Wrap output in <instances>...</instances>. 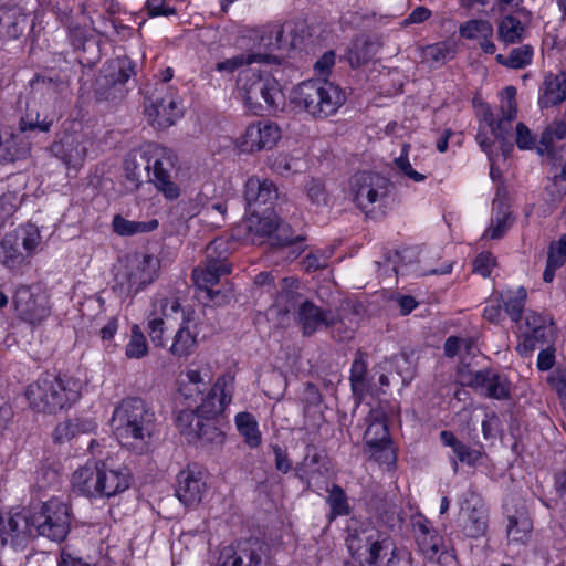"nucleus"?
Instances as JSON below:
<instances>
[{
	"mask_svg": "<svg viewBox=\"0 0 566 566\" xmlns=\"http://www.w3.org/2000/svg\"><path fill=\"white\" fill-rule=\"evenodd\" d=\"M109 423L122 447L137 454L151 450L158 432L157 419L142 398H125L118 402Z\"/></svg>",
	"mask_w": 566,
	"mask_h": 566,
	"instance_id": "obj_1",
	"label": "nucleus"
},
{
	"mask_svg": "<svg viewBox=\"0 0 566 566\" xmlns=\"http://www.w3.org/2000/svg\"><path fill=\"white\" fill-rule=\"evenodd\" d=\"M346 545L361 566H398L399 551L391 538L371 523L348 527Z\"/></svg>",
	"mask_w": 566,
	"mask_h": 566,
	"instance_id": "obj_2",
	"label": "nucleus"
},
{
	"mask_svg": "<svg viewBox=\"0 0 566 566\" xmlns=\"http://www.w3.org/2000/svg\"><path fill=\"white\" fill-rule=\"evenodd\" d=\"M80 385L67 376L44 374L25 390L29 406L43 413H54L73 405L80 398Z\"/></svg>",
	"mask_w": 566,
	"mask_h": 566,
	"instance_id": "obj_3",
	"label": "nucleus"
},
{
	"mask_svg": "<svg viewBox=\"0 0 566 566\" xmlns=\"http://www.w3.org/2000/svg\"><path fill=\"white\" fill-rule=\"evenodd\" d=\"M238 91L247 108L255 115L275 112L284 105V94L277 80L258 69L240 72Z\"/></svg>",
	"mask_w": 566,
	"mask_h": 566,
	"instance_id": "obj_4",
	"label": "nucleus"
},
{
	"mask_svg": "<svg viewBox=\"0 0 566 566\" xmlns=\"http://www.w3.org/2000/svg\"><path fill=\"white\" fill-rule=\"evenodd\" d=\"M163 317L180 321L175 332L168 352L176 358H188L199 347L203 339L200 336V322L191 307H182L176 297H163L156 301Z\"/></svg>",
	"mask_w": 566,
	"mask_h": 566,
	"instance_id": "obj_5",
	"label": "nucleus"
},
{
	"mask_svg": "<svg viewBox=\"0 0 566 566\" xmlns=\"http://www.w3.org/2000/svg\"><path fill=\"white\" fill-rule=\"evenodd\" d=\"M344 92L328 81L310 80L298 84L291 94L295 108L306 112L315 118L334 115L345 103Z\"/></svg>",
	"mask_w": 566,
	"mask_h": 566,
	"instance_id": "obj_6",
	"label": "nucleus"
},
{
	"mask_svg": "<svg viewBox=\"0 0 566 566\" xmlns=\"http://www.w3.org/2000/svg\"><path fill=\"white\" fill-rule=\"evenodd\" d=\"M52 115H41L36 104H28L24 116L19 122V133L0 132V163H12L25 158L30 150V143L25 140L34 132L46 133L54 123Z\"/></svg>",
	"mask_w": 566,
	"mask_h": 566,
	"instance_id": "obj_7",
	"label": "nucleus"
},
{
	"mask_svg": "<svg viewBox=\"0 0 566 566\" xmlns=\"http://www.w3.org/2000/svg\"><path fill=\"white\" fill-rule=\"evenodd\" d=\"M31 525L36 535L62 542L70 532V507L60 499L52 497L32 509Z\"/></svg>",
	"mask_w": 566,
	"mask_h": 566,
	"instance_id": "obj_8",
	"label": "nucleus"
},
{
	"mask_svg": "<svg viewBox=\"0 0 566 566\" xmlns=\"http://www.w3.org/2000/svg\"><path fill=\"white\" fill-rule=\"evenodd\" d=\"M159 261L150 254H134L116 274L120 290L127 295H136L151 284L158 274Z\"/></svg>",
	"mask_w": 566,
	"mask_h": 566,
	"instance_id": "obj_9",
	"label": "nucleus"
},
{
	"mask_svg": "<svg viewBox=\"0 0 566 566\" xmlns=\"http://www.w3.org/2000/svg\"><path fill=\"white\" fill-rule=\"evenodd\" d=\"M147 154L150 165L148 181L153 182L167 199L179 197L180 190L172 176L177 163L175 153L155 144L147 146Z\"/></svg>",
	"mask_w": 566,
	"mask_h": 566,
	"instance_id": "obj_10",
	"label": "nucleus"
},
{
	"mask_svg": "<svg viewBox=\"0 0 566 566\" xmlns=\"http://www.w3.org/2000/svg\"><path fill=\"white\" fill-rule=\"evenodd\" d=\"M206 259L202 266L192 271L195 285L203 292L216 285L220 277L230 273L231 268L227 262V242L222 239L211 241L206 248Z\"/></svg>",
	"mask_w": 566,
	"mask_h": 566,
	"instance_id": "obj_11",
	"label": "nucleus"
},
{
	"mask_svg": "<svg viewBox=\"0 0 566 566\" xmlns=\"http://www.w3.org/2000/svg\"><path fill=\"white\" fill-rule=\"evenodd\" d=\"M177 424L189 442L198 443L210 450L220 449L226 434L209 419L197 417L193 410H181L177 416Z\"/></svg>",
	"mask_w": 566,
	"mask_h": 566,
	"instance_id": "obj_12",
	"label": "nucleus"
},
{
	"mask_svg": "<svg viewBox=\"0 0 566 566\" xmlns=\"http://www.w3.org/2000/svg\"><path fill=\"white\" fill-rule=\"evenodd\" d=\"M459 381L471 387L485 398L505 400L511 397V382L509 378L493 369L472 371L467 368H459Z\"/></svg>",
	"mask_w": 566,
	"mask_h": 566,
	"instance_id": "obj_13",
	"label": "nucleus"
},
{
	"mask_svg": "<svg viewBox=\"0 0 566 566\" xmlns=\"http://www.w3.org/2000/svg\"><path fill=\"white\" fill-rule=\"evenodd\" d=\"M12 303L18 318L30 325L41 324L51 313L49 297L38 286H18Z\"/></svg>",
	"mask_w": 566,
	"mask_h": 566,
	"instance_id": "obj_14",
	"label": "nucleus"
},
{
	"mask_svg": "<svg viewBox=\"0 0 566 566\" xmlns=\"http://www.w3.org/2000/svg\"><path fill=\"white\" fill-rule=\"evenodd\" d=\"M389 191V180L379 174L370 171L357 172L352 179V192L359 209L366 213L381 203Z\"/></svg>",
	"mask_w": 566,
	"mask_h": 566,
	"instance_id": "obj_15",
	"label": "nucleus"
},
{
	"mask_svg": "<svg viewBox=\"0 0 566 566\" xmlns=\"http://www.w3.org/2000/svg\"><path fill=\"white\" fill-rule=\"evenodd\" d=\"M459 526L470 538H480L488 532L489 510L483 499L473 491L468 492L461 502Z\"/></svg>",
	"mask_w": 566,
	"mask_h": 566,
	"instance_id": "obj_16",
	"label": "nucleus"
},
{
	"mask_svg": "<svg viewBox=\"0 0 566 566\" xmlns=\"http://www.w3.org/2000/svg\"><path fill=\"white\" fill-rule=\"evenodd\" d=\"M148 102L145 113L155 128H167L182 115L181 101L174 87H169L166 93H156Z\"/></svg>",
	"mask_w": 566,
	"mask_h": 566,
	"instance_id": "obj_17",
	"label": "nucleus"
},
{
	"mask_svg": "<svg viewBox=\"0 0 566 566\" xmlns=\"http://www.w3.org/2000/svg\"><path fill=\"white\" fill-rule=\"evenodd\" d=\"M366 423L367 429L364 433V441L371 457L377 461L395 460V453L390 447L385 412L379 408L371 409L366 418Z\"/></svg>",
	"mask_w": 566,
	"mask_h": 566,
	"instance_id": "obj_18",
	"label": "nucleus"
},
{
	"mask_svg": "<svg viewBox=\"0 0 566 566\" xmlns=\"http://www.w3.org/2000/svg\"><path fill=\"white\" fill-rule=\"evenodd\" d=\"M92 146V139L84 132H63L51 145V153L67 167L81 166Z\"/></svg>",
	"mask_w": 566,
	"mask_h": 566,
	"instance_id": "obj_19",
	"label": "nucleus"
},
{
	"mask_svg": "<svg viewBox=\"0 0 566 566\" xmlns=\"http://www.w3.org/2000/svg\"><path fill=\"white\" fill-rule=\"evenodd\" d=\"M233 384L234 378L231 375L220 376L208 394L201 396V402L193 408L196 416L210 419L221 415L232 400Z\"/></svg>",
	"mask_w": 566,
	"mask_h": 566,
	"instance_id": "obj_20",
	"label": "nucleus"
},
{
	"mask_svg": "<svg viewBox=\"0 0 566 566\" xmlns=\"http://www.w3.org/2000/svg\"><path fill=\"white\" fill-rule=\"evenodd\" d=\"M516 101H505L501 105V114L495 115L490 108L483 113V120L488 124L495 139L501 143V150L504 157H507L513 150V144L510 142L512 122L516 118Z\"/></svg>",
	"mask_w": 566,
	"mask_h": 566,
	"instance_id": "obj_21",
	"label": "nucleus"
},
{
	"mask_svg": "<svg viewBox=\"0 0 566 566\" xmlns=\"http://www.w3.org/2000/svg\"><path fill=\"white\" fill-rule=\"evenodd\" d=\"M280 138L281 130L276 124L258 120L247 127L238 143L241 151L253 153L274 147Z\"/></svg>",
	"mask_w": 566,
	"mask_h": 566,
	"instance_id": "obj_22",
	"label": "nucleus"
},
{
	"mask_svg": "<svg viewBox=\"0 0 566 566\" xmlns=\"http://www.w3.org/2000/svg\"><path fill=\"white\" fill-rule=\"evenodd\" d=\"M206 491L207 484L201 471L188 467L177 474L175 494L185 506H197Z\"/></svg>",
	"mask_w": 566,
	"mask_h": 566,
	"instance_id": "obj_23",
	"label": "nucleus"
},
{
	"mask_svg": "<svg viewBox=\"0 0 566 566\" xmlns=\"http://www.w3.org/2000/svg\"><path fill=\"white\" fill-rule=\"evenodd\" d=\"M99 465V481H101V497L115 496L130 485V473L125 467H116L98 462Z\"/></svg>",
	"mask_w": 566,
	"mask_h": 566,
	"instance_id": "obj_24",
	"label": "nucleus"
},
{
	"mask_svg": "<svg viewBox=\"0 0 566 566\" xmlns=\"http://www.w3.org/2000/svg\"><path fill=\"white\" fill-rule=\"evenodd\" d=\"M297 319L305 335H312L317 329L333 326L337 322L332 311H323L310 301H305L300 305Z\"/></svg>",
	"mask_w": 566,
	"mask_h": 566,
	"instance_id": "obj_25",
	"label": "nucleus"
},
{
	"mask_svg": "<svg viewBox=\"0 0 566 566\" xmlns=\"http://www.w3.org/2000/svg\"><path fill=\"white\" fill-rule=\"evenodd\" d=\"M277 198V189L274 184L268 179L251 177L247 180L244 187V199L249 207H253L254 211L261 206L269 205L264 211L272 208L274 200Z\"/></svg>",
	"mask_w": 566,
	"mask_h": 566,
	"instance_id": "obj_26",
	"label": "nucleus"
},
{
	"mask_svg": "<svg viewBox=\"0 0 566 566\" xmlns=\"http://www.w3.org/2000/svg\"><path fill=\"white\" fill-rule=\"evenodd\" d=\"M566 101V73H548L539 87L538 105L541 108L558 106Z\"/></svg>",
	"mask_w": 566,
	"mask_h": 566,
	"instance_id": "obj_27",
	"label": "nucleus"
},
{
	"mask_svg": "<svg viewBox=\"0 0 566 566\" xmlns=\"http://www.w3.org/2000/svg\"><path fill=\"white\" fill-rule=\"evenodd\" d=\"M459 34L463 39L478 41L479 46L486 54H494L496 51V46L492 41L494 29L488 20H468L459 27Z\"/></svg>",
	"mask_w": 566,
	"mask_h": 566,
	"instance_id": "obj_28",
	"label": "nucleus"
},
{
	"mask_svg": "<svg viewBox=\"0 0 566 566\" xmlns=\"http://www.w3.org/2000/svg\"><path fill=\"white\" fill-rule=\"evenodd\" d=\"M416 541L426 558L437 557L443 546V538L433 530L430 521L419 515L412 520Z\"/></svg>",
	"mask_w": 566,
	"mask_h": 566,
	"instance_id": "obj_29",
	"label": "nucleus"
},
{
	"mask_svg": "<svg viewBox=\"0 0 566 566\" xmlns=\"http://www.w3.org/2000/svg\"><path fill=\"white\" fill-rule=\"evenodd\" d=\"M28 25V17L17 4L0 6V39L13 40L23 34Z\"/></svg>",
	"mask_w": 566,
	"mask_h": 566,
	"instance_id": "obj_30",
	"label": "nucleus"
},
{
	"mask_svg": "<svg viewBox=\"0 0 566 566\" xmlns=\"http://www.w3.org/2000/svg\"><path fill=\"white\" fill-rule=\"evenodd\" d=\"M507 525L506 535L510 542L525 543L530 538L533 523L526 506L521 503L512 512L506 507Z\"/></svg>",
	"mask_w": 566,
	"mask_h": 566,
	"instance_id": "obj_31",
	"label": "nucleus"
},
{
	"mask_svg": "<svg viewBox=\"0 0 566 566\" xmlns=\"http://www.w3.org/2000/svg\"><path fill=\"white\" fill-rule=\"evenodd\" d=\"M72 486L87 497H101L98 462L77 469L72 475Z\"/></svg>",
	"mask_w": 566,
	"mask_h": 566,
	"instance_id": "obj_32",
	"label": "nucleus"
},
{
	"mask_svg": "<svg viewBox=\"0 0 566 566\" xmlns=\"http://www.w3.org/2000/svg\"><path fill=\"white\" fill-rule=\"evenodd\" d=\"M402 260H408L409 262L412 259H416L418 266L415 270L418 275H441L451 272L452 264L446 263L441 268L433 266V260H438L440 258L439 253L429 249H406L403 251Z\"/></svg>",
	"mask_w": 566,
	"mask_h": 566,
	"instance_id": "obj_33",
	"label": "nucleus"
},
{
	"mask_svg": "<svg viewBox=\"0 0 566 566\" xmlns=\"http://www.w3.org/2000/svg\"><path fill=\"white\" fill-rule=\"evenodd\" d=\"M124 172L129 190H137L144 178L150 177V165L147 148L140 153H130L124 161Z\"/></svg>",
	"mask_w": 566,
	"mask_h": 566,
	"instance_id": "obj_34",
	"label": "nucleus"
},
{
	"mask_svg": "<svg viewBox=\"0 0 566 566\" xmlns=\"http://www.w3.org/2000/svg\"><path fill=\"white\" fill-rule=\"evenodd\" d=\"M245 228L251 234L253 243H262L266 237L277 229V218L273 213L261 217L256 211H253L245 220Z\"/></svg>",
	"mask_w": 566,
	"mask_h": 566,
	"instance_id": "obj_35",
	"label": "nucleus"
},
{
	"mask_svg": "<svg viewBox=\"0 0 566 566\" xmlns=\"http://www.w3.org/2000/svg\"><path fill=\"white\" fill-rule=\"evenodd\" d=\"M35 533L31 525V512L25 515L22 513L7 514V527L4 537H10L12 542L20 544Z\"/></svg>",
	"mask_w": 566,
	"mask_h": 566,
	"instance_id": "obj_36",
	"label": "nucleus"
},
{
	"mask_svg": "<svg viewBox=\"0 0 566 566\" xmlns=\"http://www.w3.org/2000/svg\"><path fill=\"white\" fill-rule=\"evenodd\" d=\"M237 430L244 443L251 448H258L262 442V434L255 417L250 412H239L234 418Z\"/></svg>",
	"mask_w": 566,
	"mask_h": 566,
	"instance_id": "obj_37",
	"label": "nucleus"
},
{
	"mask_svg": "<svg viewBox=\"0 0 566 566\" xmlns=\"http://www.w3.org/2000/svg\"><path fill=\"white\" fill-rule=\"evenodd\" d=\"M441 442L451 448L453 454L461 463L474 465L482 457L481 452L461 442L451 431L440 432Z\"/></svg>",
	"mask_w": 566,
	"mask_h": 566,
	"instance_id": "obj_38",
	"label": "nucleus"
},
{
	"mask_svg": "<svg viewBox=\"0 0 566 566\" xmlns=\"http://www.w3.org/2000/svg\"><path fill=\"white\" fill-rule=\"evenodd\" d=\"M254 62H265L280 64V59L274 55L268 54H239L216 64V70L219 72L232 73L245 64Z\"/></svg>",
	"mask_w": 566,
	"mask_h": 566,
	"instance_id": "obj_39",
	"label": "nucleus"
},
{
	"mask_svg": "<svg viewBox=\"0 0 566 566\" xmlns=\"http://www.w3.org/2000/svg\"><path fill=\"white\" fill-rule=\"evenodd\" d=\"M136 74L135 64L127 57H118L109 62L106 69V78L113 84H125Z\"/></svg>",
	"mask_w": 566,
	"mask_h": 566,
	"instance_id": "obj_40",
	"label": "nucleus"
},
{
	"mask_svg": "<svg viewBox=\"0 0 566 566\" xmlns=\"http://www.w3.org/2000/svg\"><path fill=\"white\" fill-rule=\"evenodd\" d=\"M2 250V264L8 269H15L24 261V254L20 251L18 237L12 232L7 233L0 243Z\"/></svg>",
	"mask_w": 566,
	"mask_h": 566,
	"instance_id": "obj_41",
	"label": "nucleus"
},
{
	"mask_svg": "<svg viewBox=\"0 0 566 566\" xmlns=\"http://www.w3.org/2000/svg\"><path fill=\"white\" fill-rule=\"evenodd\" d=\"M524 31L525 29L522 22L513 15H505L499 22L497 35L499 39L505 44H514L521 42Z\"/></svg>",
	"mask_w": 566,
	"mask_h": 566,
	"instance_id": "obj_42",
	"label": "nucleus"
},
{
	"mask_svg": "<svg viewBox=\"0 0 566 566\" xmlns=\"http://www.w3.org/2000/svg\"><path fill=\"white\" fill-rule=\"evenodd\" d=\"M525 325L528 334L534 337L552 339L554 335L553 322L551 317L535 312H527L525 315Z\"/></svg>",
	"mask_w": 566,
	"mask_h": 566,
	"instance_id": "obj_43",
	"label": "nucleus"
},
{
	"mask_svg": "<svg viewBox=\"0 0 566 566\" xmlns=\"http://www.w3.org/2000/svg\"><path fill=\"white\" fill-rule=\"evenodd\" d=\"M533 48L528 44L513 49L509 56L497 54L495 60L499 64L510 69H523L531 64L533 59Z\"/></svg>",
	"mask_w": 566,
	"mask_h": 566,
	"instance_id": "obj_44",
	"label": "nucleus"
},
{
	"mask_svg": "<svg viewBox=\"0 0 566 566\" xmlns=\"http://www.w3.org/2000/svg\"><path fill=\"white\" fill-rule=\"evenodd\" d=\"M375 46L368 40L357 39L347 51V61L352 67H359L375 55Z\"/></svg>",
	"mask_w": 566,
	"mask_h": 566,
	"instance_id": "obj_45",
	"label": "nucleus"
},
{
	"mask_svg": "<svg viewBox=\"0 0 566 566\" xmlns=\"http://www.w3.org/2000/svg\"><path fill=\"white\" fill-rule=\"evenodd\" d=\"M149 353L147 339L139 327L134 324L130 329V336L127 345L125 346V356L129 359H142Z\"/></svg>",
	"mask_w": 566,
	"mask_h": 566,
	"instance_id": "obj_46",
	"label": "nucleus"
},
{
	"mask_svg": "<svg viewBox=\"0 0 566 566\" xmlns=\"http://www.w3.org/2000/svg\"><path fill=\"white\" fill-rule=\"evenodd\" d=\"M367 363L365 355L358 352L350 368V385L355 395H363L367 390Z\"/></svg>",
	"mask_w": 566,
	"mask_h": 566,
	"instance_id": "obj_47",
	"label": "nucleus"
},
{
	"mask_svg": "<svg viewBox=\"0 0 566 566\" xmlns=\"http://www.w3.org/2000/svg\"><path fill=\"white\" fill-rule=\"evenodd\" d=\"M185 212L188 219L195 217L196 214H198L197 206L191 201L182 202V205H179L176 209L170 211V222L172 223L175 220H177V224L172 226L171 229L169 230L170 233L185 234L188 231V224L187 219L185 218Z\"/></svg>",
	"mask_w": 566,
	"mask_h": 566,
	"instance_id": "obj_48",
	"label": "nucleus"
},
{
	"mask_svg": "<svg viewBox=\"0 0 566 566\" xmlns=\"http://www.w3.org/2000/svg\"><path fill=\"white\" fill-rule=\"evenodd\" d=\"M326 501L331 507L329 521H333L338 516L349 514L350 506L348 503L347 495L339 485L335 484L332 486Z\"/></svg>",
	"mask_w": 566,
	"mask_h": 566,
	"instance_id": "obj_49",
	"label": "nucleus"
},
{
	"mask_svg": "<svg viewBox=\"0 0 566 566\" xmlns=\"http://www.w3.org/2000/svg\"><path fill=\"white\" fill-rule=\"evenodd\" d=\"M321 453L316 446L308 443L305 447V455L296 467V474L300 479H308L311 474L318 472Z\"/></svg>",
	"mask_w": 566,
	"mask_h": 566,
	"instance_id": "obj_50",
	"label": "nucleus"
},
{
	"mask_svg": "<svg viewBox=\"0 0 566 566\" xmlns=\"http://www.w3.org/2000/svg\"><path fill=\"white\" fill-rule=\"evenodd\" d=\"M271 169L282 176H289L302 169L301 158L290 154L280 153L270 163Z\"/></svg>",
	"mask_w": 566,
	"mask_h": 566,
	"instance_id": "obj_51",
	"label": "nucleus"
},
{
	"mask_svg": "<svg viewBox=\"0 0 566 566\" xmlns=\"http://www.w3.org/2000/svg\"><path fill=\"white\" fill-rule=\"evenodd\" d=\"M455 49L448 42H439L428 45L423 50V56L428 62L443 64L454 57Z\"/></svg>",
	"mask_w": 566,
	"mask_h": 566,
	"instance_id": "obj_52",
	"label": "nucleus"
},
{
	"mask_svg": "<svg viewBox=\"0 0 566 566\" xmlns=\"http://www.w3.org/2000/svg\"><path fill=\"white\" fill-rule=\"evenodd\" d=\"M12 234L18 237V242H20V245L23 247L28 254H32L35 251L41 240L40 231L34 224H25L13 231Z\"/></svg>",
	"mask_w": 566,
	"mask_h": 566,
	"instance_id": "obj_53",
	"label": "nucleus"
},
{
	"mask_svg": "<svg viewBox=\"0 0 566 566\" xmlns=\"http://www.w3.org/2000/svg\"><path fill=\"white\" fill-rule=\"evenodd\" d=\"M409 149L410 145L403 144L400 156L395 159L396 169L401 176L407 177L413 182H422L427 179V176L412 168L408 157Z\"/></svg>",
	"mask_w": 566,
	"mask_h": 566,
	"instance_id": "obj_54",
	"label": "nucleus"
},
{
	"mask_svg": "<svg viewBox=\"0 0 566 566\" xmlns=\"http://www.w3.org/2000/svg\"><path fill=\"white\" fill-rule=\"evenodd\" d=\"M297 286L298 281L294 277H284L281 281L280 292L275 300V304L280 307L281 312L289 313L293 307L290 303L294 300Z\"/></svg>",
	"mask_w": 566,
	"mask_h": 566,
	"instance_id": "obj_55",
	"label": "nucleus"
},
{
	"mask_svg": "<svg viewBox=\"0 0 566 566\" xmlns=\"http://www.w3.org/2000/svg\"><path fill=\"white\" fill-rule=\"evenodd\" d=\"M181 377L188 380V384L199 386L200 388H207V385L212 379V370L208 364L200 366H191L189 367Z\"/></svg>",
	"mask_w": 566,
	"mask_h": 566,
	"instance_id": "obj_56",
	"label": "nucleus"
},
{
	"mask_svg": "<svg viewBox=\"0 0 566 566\" xmlns=\"http://www.w3.org/2000/svg\"><path fill=\"white\" fill-rule=\"evenodd\" d=\"M275 231H277V244L282 248L294 247L293 251L291 252V256L292 259L297 258L303 251V248L300 244L304 241V238L302 235L290 234V228L280 226L279 223Z\"/></svg>",
	"mask_w": 566,
	"mask_h": 566,
	"instance_id": "obj_57",
	"label": "nucleus"
},
{
	"mask_svg": "<svg viewBox=\"0 0 566 566\" xmlns=\"http://www.w3.org/2000/svg\"><path fill=\"white\" fill-rule=\"evenodd\" d=\"M566 137V124L563 120H555L549 124L542 133L539 144L545 147L546 150L557 140H562Z\"/></svg>",
	"mask_w": 566,
	"mask_h": 566,
	"instance_id": "obj_58",
	"label": "nucleus"
},
{
	"mask_svg": "<svg viewBox=\"0 0 566 566\" xmlns=\"http://www.w3.org/2000/svg\"><path fill=\"white\" fill-rule=\"evenodd\" d=\"M525 300L526 290L524 287H520L515 296L509 297L504 301L505 311L512 321L518 322L522 318Z\"/></svg>",
	"mask_w": 566,
	"mask_h": 566,
	"instance_id": "obj_59",
	"label": "nucleus"
},
{
	"mask_svg": "<svg viewBox=\"0 0 566 566\" xmlns=\"http://www.w3.org/2000/svg\"><path fill=\"white\" fill-rule=\"evenodd\" d=\"M510 213L506 208L500 209L495 217L492 219L491 226L485 231L486 237L490 239H500L509 229Z\"/></svg>",
	"mask_w": 566,
	"mask_h": 566,
	"instance_id": "obj_60",
	"label": "nucleus"
},
{
	"mask_svg": "<svg viewBox=\"0 0 566 566\" xmlns=\"http://www.w3.org/2000/svg\"><path fill=\"white\" fill-rule=\"evenodd\" d=\"M205 389L199 386L188 384V380L180 377L179 380V394L187 402L186 410H193L199 399L203 395Z\"/></svg>",
	"mask_w": 566,
	"mask_h": 566,
	"instance_id": "obj_61",
	"label": "nucleus"
},
{
	"mask_svg": "<svg viewBox=\"0 0 566 566\" xmlns=\"http://www.w3.org/2000/svg\"><path fill=\"white\" fill-rule=\"evenodd\" d=\"M305 190L308 199L315 205L327 203V192L325 186L318 179L312 178L305 185Z\"/></svg>",
	"mask_w": 566,
	"mask_h": 566,
	"instance_id": "obj_62",
	"label": "nucleus"
},
{
	"mask_svg": "<svg viewBox=\"0 0 566 566\" xmlns=\"http://www.w3.org/2000/svg\"><path fill=\"white\" fill-rule=\"evenodd\" d=\"M164 319L163 317L155 316L149 318L147 324L148 335L150 337L151 343L155 347H165V338H164Z\"/></svg>",
	"mask_w": 566,
	"mask_h": 566,
	"instance_id": "obj_63",
	"label": "nucleus"
},
{
	"mask_svg": "<svg viewBox=\"0 0 566 566\" xmlns=\"http://www.w3.org/2000/svg\"><path fill=\"white\" fill-rule=\"evenodd\" d=\"M77 436V423L74 420H65L59 423L53 433L54 441L64 443Z\"/></svg>",
	"mask_w": 566,
	"mask_h": 566,
	"instance_id": "obj_64",
	"label": "nucleus"
}]
</instances>
